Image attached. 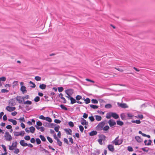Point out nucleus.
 <instances>
[{
  "mask_svg": "<svg viewBox=\"0 0 155 155\" xmlns=\"http://www.w3.org/2000/svg\"><path fill=\"white\" fill-rule=\"evenodd\" d=\"M119 136L117 137L115 139L112 141V143L115 144V145H120L123 142V140L122 139H118Z\"/></svg>",
  "mask_w": 155,
  "mask_h": 155,
  "instance_id": "nucleus-1",
  "label": "nucleus"
},
{
  "mask_svg": "<svg viewBox=\"0 0 155 155\" xmlns=\"http://www.w3.org/2000/svg\"><path fill=\"white\" fill-rule=\"evenodd\" d=\"M4 137L5 140L8 141H10L12 139L11 135L8 132H6L5 133Z\"/></svg>",
  "mask_w": 155,
  "mask_h": 155,
  "instance_id": "nucleus-2",
  "label": "nucleus"
},
{
  "mask_svg": "<svg viewBox=\"0 0 155 155\" xmlns=\"http://www.w3.org/2000/svg\"><path fill=\"white\" fill-rule=\"evenodd\" d=\"M105 124V123L102 122L100 123L96 127V129L97 130H101L103 129V127Z\"/></svg>",
  "mask_w": 155,
  "mask_h": 155,
  "instance_id": "nucleus-3",
  "label": "nucleus"
},
{
  "mask_svg": "<svg viewBox=\"0 0 155 155\" xmlns=\"http://www.w3.org/2000/svg\"><path fill=\"white\" fill-rule=\"evenodd\" d=\"M17 144L18 143L17 141H15L14 143H12L11 146H9V150H13L15 148H16Z\"/></svg>",
  "mask_w": 155,
  "mask_h": 155,
  "instance_id": "nucleus-4",
  "label": "nucleus"
},
{
  "mask_svg": "<svg viewBox=\"0 0 155 155\" xmlns=\"http://www.w3.org/2000/svg\"><path fill=\"white\" fill-rule=\"evenodd\" d=\"M108 123L110 127H112L116 124L115 121L112 119L108 121Z\"/></svg>",
  "mask_w": 155,
  "mask_h": 155,
  "instance_id": "nucleus-5",
  "label": "nucleus"
},
{
  "mask_svg": "<svg viewBox=\"0 0 155 155\" xmlns=\"http://www.w3.org/2000/svg\"><path fill=\"white\" fill-rule=\"evenodd\" d=\"M118 105L122 108H127L128 107V106L125 103H120L119 102L117 103Z\"/></svg>",
  "mask_w": 155,
  "mask_h": 155,
  "instance_id": "nucleus-6",
  "label": "nucleus"
},
{
  "mask_svg": "<svg viewBox=\"0 0 155 155\" xmlns=\"http://www.w3.org/2000/svg\"><path fill=\"white\" fill-rule=\"evenodd\" d=\"M65 93L67 94L71 95L74 93V91L71 89H68L65 91Z\"/></svg>",
  "mask_w": 155,
  "mask_h": 155,
  "instance_id": "nucleus-7",
  "label": "nucleus"
},
{
  "mask_svg": "<svg viewBox=\"0 0 155 155\" xmlns=\"http://www.w3.org/2000/svg\"><path fill=\"white\" fill-rule=\"evenodd\" d=\"M81 124L82 125H86L88 126V123L86 120L84 119L83 118H81Z\"/></svg>",
  "mask_w": 155,
  "mask_h": 155,
  "instance_id": "nucleus-8",
  "label": "nucleus"
},
{
  "mask_svg": "<svg viewBox=\"0 0 155 155\" xmlns=\"http://www.w3.org/2000/svg\"><path fill=\"white\" fill-rule=\"evenodd\" d=\"M15 109L16 108L15 107H11L8 106L6 107V110L9 112H12L14 111Z\"/></svg>",
  "mask_w": 155,
  "mask_h": 155,
  "instance_id": "nucleus-9",
  "label": "nucleus"
},
{
  "mask_svg": "<svg viewBox=\"0 0 155 155\" xmlns=\"http://www.w3.org/2000/svg\"><path fill=\"white\" fill-rule=\"evenodd\" d=\"M107 148L109 150L112 152H113L114 150V146L111 144L108 145L107 146Z\"/></svg>",
  "mask_w": 155,
  "mask_h": 155,
  "instance_id": "nucleus-10",
  "label": "nucleus"
},
{
  "mask_svg": "<svg viewBox=\"0 0 155 155\" xmlns=\"http://www.w3.org/2000/svg\"><path fill=\"white\" fill-rule=\"evenodd\" d=\"M26 88L25 86H21L20 88V90L23 94L26 93L27 92Z\"/></svg>",
  "mask_w": 155,
  "mask_h": 155,
  "instance_id": "nucleus-11",
  "label": "nucleus"
},
{
  "mask_svg": "<svg viewBox=\"0 0 155 155\" xmlns=\"http://www.w3.org/2000/svg\"><path fill=\"white\" fill-rule=\"evenodd\" d=\"M20 145L22 146L26 147L28 146V144L25 142V140H21L20 141Z\"/></svg>",
  "mask_w": 155,
  "mask_h": 155,
  "instance_id": "nucleus-12",
  "label": "nucleus"
},
{
  "mask_svg": "<svg viewBox=\"0 0 155 155\" xmlns=\"http://www.w3.org/2000/svg\"><path fill=\"white\" fill-rule=\"evenodd\" d=\"M111 116L112 117L116 119H118L119 117V115L115 113L111 112Z\"/></svg>",
  "mask_w": 155,
  "mask_h": 155,
  "instance_id": "nucleus-13",
  "label": "nucleus"
},
{
  "mask_svg": "<svg viewBox=\"0 0 155 155\" xmlns=\"http://www.w3.org/2000/svg\"><path fill=\"white\" fill-rule=\"evenodd\" d=\"M59 97L63 100V102L64 103H66V100L65 98L63 97V94L62 93H60L59 94Z\"/></svg>",
  "mask_w": 155,
  "mask_h": 155,
  "instance_id": "nucleus-14",
  "label": "nucleus"
},
{
  "mask_svg": "<svg viewBox=\"0 0 155 155\" xmlns=\"http://www.w3.org/2000/svg\"><path fill=\"white\" fill-rule=\"evenodd\" d=\"M99 137L100 138L99 139L103 140V141H105L106 140V137L105 135L103 134L99 135Z\"/></svg>",
  "mask_w": 155,
  "mask_h": 155,
  "instance_id": "nucleus-15",
  "label": "nucleus"
},
{
  "mask_svg": "<svg viewBox=\"0 0 155 155\" xmlns=\"http://www.w3.org/2000/svg\"><path fill=\"white\" fill-rule=\"evenodd\" d=\"M66 132L67 134L71 135L72 130L70 129H66L64 130Z\"/></svg>",
  "mask_w": 155,
  "mask_h": 155,
  "instance_id": "nucleus-16",
  "label": "nucleus"
},
{
  "mask_svg": "<svg viewBox=\"0 0 155 155\" xmlns=\"http://www.w3.org/2000/svg\"><path fill=\"white\" fill-rule=\"evenodd\" d=\"M97 134V132L95 130H93L91 131L89 134L91 136H93L96 135Z\"/></svg>",
  "mask_w": 155,
  "mask_h": 155,
  "instance_id": "nucleus-17",
  "label": "nucleus"
},
{
  "mask_svg": "<svg viewBox=\"0 0 155 155\" xmlns=\"http://www.w3.org/2000/svg\"><path fill=\"white\" fill-rule=\"evenodd\" d=\"M8 121L12 123L14 125H16L17 124V121L15 120L12 119H8Z\"/></svg>",
  "mask_w": 155,
  "mask_h": 155,
  "instance_id": "nucleus-18",
  "label": "nucleus"
},
{
  "mask_svg": "<svg viewBox=\"0 0 155 155\" xmlns=\"http://www.w3.org/2000/svg\"><path fill=\"white\" fill-rule=\"evenodd\" d=\"M135 139L138 142L140 143L142 141V139L139 136L135 137Z\"/></svg>",
  "mask_w": 155,
  "mask_h": 155,
  "instance_id": "nucleus-19",
  "label": "nucleus"
},
{
  "mask_svg": "<svg viewBox=\"0 0 155 155\" xmlns=\"http://www.w3.org/2000/svg\"><path fill=\"white\" fill-rule=\"evenodd\" d=\"M96 120L97 121H100L101 120L102 118L100 116L96 115L94 116Z\"/></svg>",
  "mask_w": 155,
  "mask_h": 155,
  "instance_id": "nucleus-20",
  "label": "nucleus"
},
{
  "mask_svg": "<svg viewBox=\"0 0 155 155\" xmlns=\"http://www.w3.org/2000/svg\"><path fill=\"white\" fill-rule=\"evenodd\" d=\"M46 87V85L44 84H42L39 85V88L42 90L45 89Z\"/></svg>",
  "mask_w": 155,
  "mask_h": 155,
  "instance_id": "nucleus-21",
  "label": "nucleus"
},
{
  "mask_svg": "<svg viewBox=\"0 0 155 155\" xmlns=\"http://www.w3.org/2000/svg\"><path fill=\"white\" fill-rule=\"evenodd\" d=\"M16 100L19 103H21L22 102L21 97L20 96H17L16 97Z\"/></svg>",
  "mask_w": 155,
  "mask_h": 155,
  "instance_id": "nucleus-22",
  "label": "nucleus"
},
{
  "mask_svg": "<svg viewBox=\"0 0 155 155\" xmlns=\"http://www.w3.org/2000/svg\"><path fill=\"white\" fill-rule=\"evenodd\" d=\"M29 129L30 130V132L31 133H34L35 130V128L34 127L31 126L30 127Z\"/></svg>",
  "mask_w": 155,
  "mask_h": 155,
  "instance_id": "nucleus-23",
  "label": "nucleus"
},
{
  "mask_svg": "<svg viewBox=\"0 0 155 155\" xmlns=\"http://www.w3.org/2000/svg\"><path fill=\"white\" fill-rule=\"evenodd\" d=\"M24 104H25L27 105H31L32 104L31 101L28 100L26 101H23Z\"/></svg>",
  "mask_w": 155,
  "mask_h": 155,
  "instance_id": "nucleus-24",
  "label": "nucleus"
},
{
  "mask_svg": "<svg viewBox=\"0 0 155 155\" xmlns=\"http://www.w3.org/2000/svg\"><path fill=\"white\" fill-rule=\"evenodd\" d=\"M117 125L122 126L124 124L123 122L120 120H117Z\"/></svg>",
  "mask_w": 155,
  "mask_h": 155,
  "instance_id": "nucleus-25",
  "label": "nucleus"
},
{
  "mask_svg": "<svg viewBox=\"0 0 155 155\" xmlns=\"http://www.w3.org/2000/svg\"><path fill=\"white\" fill-rule=\"evenodd\" d=\"M39 137L42 141L44 142L46 141V139L44 136L41 135L39 136Z\"/></svg>",
  "mask_w": 155,
  "mask_h": 155,
  "instance_id": "nucleus-26",
  "label": "nucleus"
},
{
  "mask_svg": "<svg viewBox=\"0 0 155 155\" xmlns=\"http://www.w3.org/2000/svg\"><path fill=\"white\" fill-rule=\"evenodd\" d=\"M131 122L132 123H135L137 124H140L141 123V121L140 120H132Z\"/></svg>",
  "mask_w": 155,
  "mask_h": 155,
  "instance_id": "nucleus-27",
  "label": "nucleus"
},
{
  "mask_svg": "<svg viewBox=\"0 0 155 155\" xmlns=\"http://www.w3.org/2000/svg\"><path fill=\"white\" fill-rule=\"evenodd\" d=\"M90 106L91 108L94 109H97L98 108V106L96 105H94L93 104L90 105Z\"/></svg>",
  "mask_w": 155,
  "mask_h": 155,
  "instance_id": "nucleus-28",
  "label": "nucleus"
},
{
  "mask_svg": "<svg viewBox=\"0 0 155 155\" xmlns=\"http://www.w3.org/2000/svg\"><path fill=\"white\" fill-rule=\"evenodd\" d=\"M70 100H71V103L72 104L75 103L76 102L75 100L73 97H71L70 99Z\"/></svg>",
  "mask_w": 155,
  "mask_h": 155,
  "instance_id": "nucleus-29",
  "label": "nucleus"
},
{
  "mask_svg": "<svg viewBox=\"0 0 155 155\" xmlns=\"http://www.w3.org/2000/svg\"><path fill=\"white\" fill-rule=\"evenodd\" d=\"M29 84H32L30 86L32 88H35V87L36 85H35V84H34V83H33L32 81H30L29 82Z\"/></svg>",
  "mask_w": 155,
  "mask_h": 155,
  "instance_id": "nucleus-30",
  "label": "nucleus"
},
{
  "mask_svg": "<svg viewBox=\"0 0 155 155\" xmlns=\"http://www.w3.org/2000/svg\"><path fill=\"white\" fill-rule=\"evenodd\" d=\"M110 127L108 126H106L103 128V130L104 131H106L108 130L109 129Z\"/></svg>",
  "mask_w": 155,
  "mask_h": 155,
  "instance_id": "nucleus-31",
  "label": "nucleus"
},
{
  "mask_svg": "<svg viewBox=\"0 0 155 155\" xmlns=\"http://www.w3.org/2000/svg\"><path fill=\"white\" fill-rule=\"evenodd\" d=\"M60 106L62 109L65 110H68L67 108L63 104H61L60 105Z\"/></svg>",
  "mask_w": 155,
  "mask_h": 155,
  "instance_id": "nucleus-32",
  "label": "nucleus"
},
{
  "mask_svg": "<svg viewBox=\"0 0 155 155\" xmlns=\"http://www.w3.org/2000/svg\"><path fill=\"white\" fill-rule=\"evenodd\" d=\"M112 117L111 113H107L106 115V117L107 119H110Z\"/></svg>",
  "mask_w": 155,
  "mask_h": 155,
  "instance_id": "nucleus-33",
  "label": "nucleus"
},
{
  "mask_svg": "<svg viewBox=\"0 0 155 155\" xmlns=\"http://www.w3.org/2000/svg\"><path fill=\"white\" fill-rule=\"evenodd\" d=\"M84 101L85 102V103L86 104H88L90 103V100L89 98H86V99H84Z\"/></svg>",
  "mask_w": 155,
  "mask_h": 155,
  "instance_id": "nucleus-34",
  "label": "nucleus"
},
{
  "mask_svg": "<svg viewBox=\"0 0 155 155\" xmlns=\"http://www.w3.org/2000/svg\"><path fill=\"white\" fill-rule=\"evenodd\" d=\"M35 79L37 81H40L41 80V78L39 76H37L35 77Z\"/></svg>",
  "mask_w": 155,
  "mask_h": 155,
  "instance_id": "nucleus-35",
  "label": "nucleus"
},
{
  "mask_svg": "<svg viewBox=\"0 0 155 155\" xmlns=\"http://www.w3.org/2000/svg\"><path fill=\"white\" fill-rule=\"evenodd\" d=\"M45 120H46V121H48L49 122H51L52 121V120L51 118L49 117H45Z\"/></svg>",
  "mask_w": 155,
  "mask_h": 155,
  "instance_id": "nucleus-36",
  "label": "nucleus"
},
{
  "mask_svg": "<svg viewBox=\"0 0 155 155\" xmlns=\"http://www.w3.org/2000/svg\"><path fill=\"white\" fill-rule=\"evenodd\" d=\"M6 80V78L5 77L0 78V81H5Z\"/></svg>",
  "mask_w": 155,
  "mask_h": 155,
  "instance_id": "nucleus-37",
  "label": "nucleus"
},
{
  "mask_svg": "<svg viewBox=\"0 0 155 155\" xmlns=\"http://www.w3.org/2000/svg\"><path fill=\"white\" fill-rule=\"evenodd\" d=\"M47 139H48V140L49 141V142L51 143H52L53 142V140L50 137L48 136L47 137Z\"/></svg>",
  "mask_w": 155,
  "mask_h": 155,
  "instance_id": "nucleus-38",
  "label": "nucleus"
},
{
  "mask_svg": "<svg viewBox=\"0 0 155 155\" xmlns=\"http://www.w3.org/2000/svg\"><path fill=\"white\" fill-rule=\"evenodd\" d=\"M91 102L92 103L95 104H97L98 103V101L97 100L95 99H92Z\"/></svg>",
  "mask_w": 155,
  "mask_h": 155,
  "instance_id": "nucleus-39",
  "label": "nucleus"
},
{
  "mask_svg": "<svg viewBox=\"0 0 155 155\" xmlns=\"http://www.w3.org/2000/svg\"><path fill=\"white\" fill-rule=\"evenodd\" d=\"M57 141L58 145L60 146H61L62 142L59 139H57Z\"/></svg>",
  "mask_w": 155,
  "mask_h": 155,
  "instance_id": "nucleus-40",
  "label": "nucleus"
},
{
  "mask_svg": "<svg viewBox=\"0 0 155 155\" xmlns=\"http://www.w3.org/2000/svg\"><path fill=\"white\" fill-rule=\"evenodd\" d=\"M22 98L23 100L25 99H29V96L28 95H26L25 96L23 97Z\"/></svg>",
  "mask_w": 155,
  "mask_h": 155,
  "instance_id": "nucleus-41",
  "label": "nucleus"
},
{
  "mask_svg": "<svg viewBox=\"0 0 155 155\" xmlns=\"http://www.w3.org/2000/svg\"><path fill=\"white\" fill-rule=\"evenodd\" d=\"M112 107V105L110 104H107L105 105V107L107 108H111Z\"/></svg>",
  "mask_w": 155,
  "mask_h": 155,
  "instance_id": "nucleus-42",
  "label": "nucleus"
},
{
  "mask_svg": "<svg viewBox=\"0 0 155 155\" xmlns=\"http://www.w3.org/2000/svg\"><path fill=\"white\" fill-rule=\"evenodd\" d=\"M36 141L37 144H40L41 143V141L39 138H37L36 139Z\"/></svg>",
  "mask_w": 155,
  "mask_h": 155,
  "instance_id": "nucleus-43",
  "label": "nucleus"
},
{
  "mask_svg": "<svg viewBox=\"0 0 155 155\" xmlns=\"http://www.w3.org/2000/svg\"><path fill=\"white\" fill-rule=\"evenodd\" d=\"M15 151H14V153L17 154L19 152V150L18 149V148H15Z\"/></svg>",
  "mask_w": 155,
  "mask_h": 155,
  "instance_id": "nucleus-44",
  "label": "nucleus"
},
{
  "mask_svg": "<svg viewBox=\"0 0 155 155\" xmlns=\"http://www.w3.org/2000/svg\"><path fill=\"white\" fill-rule=\"evenodd\" d=\"M8 91H9L8 90H6V89H2V90L1 91V92L2 93H7L8 92Z\"/></svg>",
  "mask_w": 155,
  "mask_h": 155,
  "instance_id": "nucleus-45",
  "label": "nucleus"
},
{
  "mask_svg": "<svg viewBox=\"0 0 155 155\" xmlns=\"http://www.w3.org/2000/svg\"><path fill=\"white\" fill-rule=\"evenodd\" d=\"M125 115L124 114H120V117L122 120H125Z\"/></svg>",
  "mask_w": 155,
  "mask_h": 155,
  "instance_id": "nucleus-46",
  "label": "nucleus"
},
{
  "mask_svg": "<svg viewBox=\"0 0 155 155\" xmlns=\"http://www.w3.org/2000/svg\"><path fill=\"white\" fill-rule=\"evenodd\" d=\"M64 89L62 87H58V90L59 92H61L63 91Z\"/></svg>",
  "mask_w": 155,
  "mask_h": 155,
  "instance_id": "nucleus-47",
  "label": "nucleus"
},
{
  "mask_svg": "<svg viewBox=\"0 0 155 155\" xmlns=\"http://www.w3.org/2000/svg\"><path fill=\"white\" fill-rule=\"evenodd\" d=\"M40 100V97L38 96H37L34 99V101L35 102H38Z\"/></svg>",
  "mask_w": 155,
  "mask_h": 155,
  "instance_id": "nucleus-48",
  "label": "nucleus"
},
{
  "mask_svg": "<svg viewBox=\"0 0 155 155\" xmlns=\"http://www.w3.org/2000/svg\"><path fill=\"white\" fill-rule=\"evenodd\" d=\"M15 136H19V132L14 131L13 132Z\"/></svg>",
  "mask_w": 155,
  "mask_h": 155,
  "instance_id": "nucleus-49",
  "label": "nucleus"
},
{
  "mask_svg": "<svg viewBox=\"0 0 155 155\" xmlns=\"http://www.w3.org/2000/svg\"><path fill=\"white\" fill-rule=\"evenodd\" d=\"M88 118L91 122L94 121V119L93 116L89 117Z\"/></svg>",
  "mask_w": 155,
  "mask_h": 155,
  "instance_id": "nucleus-50",
  "label": "nucleus"
},
{
  "mask_svg": "<svg viewBox=\"0 0 155 155\" xmlns=\"http://www.w3.org/2000/svg\"><path fill=\"white\" fill-rule=\"evenodd\" d=\"M25 132L24 131H21L19 132V136H23L24 135Z\"/></svg>",
  "mask_w": 155,
  "mask_h": 155,
  "instance_id": "nucleus-51",
  "label": "nucleus"
},
{
  "mask_svg": "<svg viewBox=\"0 0 155 155\" xmlns=\"http://www.w3.org/2000/svg\"><path fill=\"white\" fill-rule=\"evenodd\" d=\"M82 98V97L81 96L78 95H77L76 97V100H79L81 99Z\"/></svg>",
  "mask_w": 155,
  "mask_h": 155,
  "instance_id": "nucleus-52",
  "label": "nucleus"
},
{
  "mask_svg": "<svg viewBox=\"0 0 155 155\" xmlns=\"http://www.w3.org/2000/svg\"><path fill=\"white\" fill-rule=\"evenodd\" d=\"M79 128L80 130L81 131V132H82L84 130L83 127L81 125H80L79 126Z\"/></svg>",
  "mask_w": 155,
  "mask_h": 155,
  "instance_id": "nucleus-53",
  "label": "nucleus"
},
{
  "mask_svg": "<svg viewBox=\"0 0 155 155\" xmlns=\"http://www.w3.org/2000/svg\"><path fill=\"white\" fill-rule=\"evenodd\" d=\"M36 126H41L42 125V123L40 121H38L36 123Z\"/></svg>",
  "mask_w": 155,
  "mask_h": 155,
  "instance_id": "nucleus-54",
  "label": "nucleus"
},
{
  "mask_svg": "<svg viewBox=\"0 0 155 155\" xmlns=\"http://www.w3.org/2000/svg\"><path fill=\"white\" fill-rule=\"evenodd\" d=\"M59 127H60L59 126L55 127L54 129L56 132H59L58 130H59Z\"/></svg>",
  "mask_w": 155,
  "mask_h": 155,
  "instance_id": "nucleus-55",
  "label": "nucleus"
},
{
  "mask_svg": "<svg viewBox=\"0 0 155 155\" xmlns=\"http://www.w3.org/2000/svg\"><path fill=\"white\" fill-rule=\"evenodd\" d=\"M24 139L27 140H29L30 139V137L29 136H26L24 137Z\"/></svg>",
  "mask_w": 155,
  "mask_h": 155,
  "instance_id": "nucleus-56",
  "label": "nucleus"
},
{
  "mask_svg": "<svg viewBox=\"0 0 155 155\" xmlns=\"http://www.w3.org/2000/svg\"><path fill=\"white\" fill-rule=\"evenodd\" d=\"M68 124L69 126L71 127H73L74 126L73 122L71 121L69 122L68 123Z\"/></svg>",
  "mask_w": 155,
  "mask_h": 155,
  "instance_id": "nucleus-57",
  "label": "nucleus"
},
{
  "mask_svg": "<svg viewBox=\"0 0 155 155\" xmlns=\"http://www.w3.org/2000/svg\"><path fill=\"white\" fill-rule=\"evenodd\" d=\"M30 142L32 143H34L35 142V140L34 138H32L31 139Z\"/></svg>",
  "mask_w": 155,
  "mask_h": 155,
  "instance_id": "nucleus-58",
  "label": "nucleus"
},
{
  "mask_svg": "<svg viewBox=\"0 0 155 155\" xmlns=\"http://www.w3.org/2000/svg\"><path fill=\"white\" fill-rule=\"evenodd\" d=\"M127 150L129 151H133L132 147L130 146L128 147Z\"/></svg>",
  "mask_w": 155,
  "mask_h": 155,
  "instance_id": "nucleus-59",
  "label": "nucleus"
},
{
  "mask_svg": "<svg viewBox=\"0 0 155 155\" xmlns=\"http://www.w3.org/2000/svg\"><path fill=\"white\" fill-rule=\"evenodd\" d=\"M54 122L56 123L59 124L61 122V121L59 120L56 119L54 120Z\"/></svg>",
  "mask_w": 155,
  "mask_h": 155,
  "instance_id": "nucleus-60",
  "label": "nucleus"
},
{
  "mask_svg": "<svg viewBox=\"0 0 155 155\" xmlns=\"http://www.w3.org/2000/svg\"><path fill=\"white\" fill-rule=\"evenodd\" d=\"M102 141L103 140L100 139H98V142L101 145L103 144Z\"/></svg>",
  "mask_w": 155,
  "mask_h": 155,
  "instance_id": "nucleus-61",
  "label": "nucleus"
},
{
  "mask_svg": "<svg viewBox=\"0 0 155 155\" xmlns=\"http://www.w3.org/2000/svg\"><path fill=\"white\" fill-rule=\"evenodd\" d=\"M39 118L42 120H45V117H44L43 115H40L39 117Z\"/></svg>",
  "mask_w": 155,
  "mask_h": 155,
  "instance_id": "nucleus-62",
  "label": "nucleus"
},
{
  "mask_svg": "<svg viewBox=\"0 0 155 155\" xmlns=\"http://www.w3.org/2000/svg\"><path fill=\"white\" fill-rule=\"evenodd\" d=\"M6 128L7 129H10L12 128V126L11 125H8L6 126Z\"/></svg>",
  "mask_w": 155,
  "mask_h": 155,
  "instance_id": "nucleus-63",
  "label": "nucleus"
},
{
  "mask_svg": "<svg viewBox=\"0 0 155 155\" xmlns=\"http://www.w3.org/2000/svg\"><path fill=\"white\" fill-rule=\"evenodd\" d=\"M64 142L67 144H68V139L66 138H64Z\"/></svg>",
  "mask_w": 155,
  "mask_h": 155,
  "instance_id": "nucleus-64",
  "label": "nucleus"
}]
</instances>
